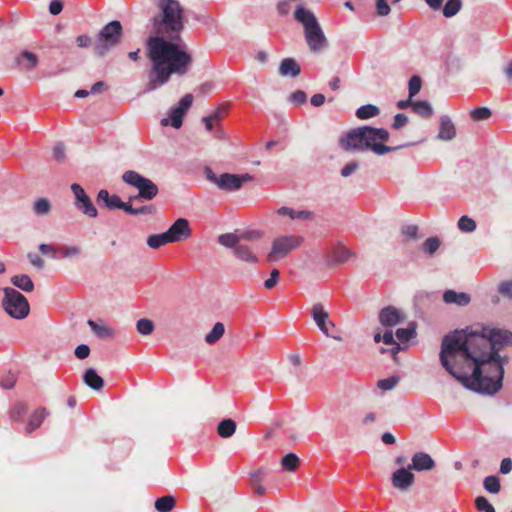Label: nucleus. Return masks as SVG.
<instances>
[{
    "label": "nucleus",
    "mask_w": 512,
    "mask_h": 512,
    "mask_svg": "<svg viewBox=\"0 0 512 512\" xmlns=\"http://www.w3.org/2000/svg\"><path fill=\"white\" fill-rule=\"evenodd\" d=\"M512 340L508 330L472 326L444 336L440 362L465 388L495 394L502 388L503 361L500 348Z\"/></svg>",
    "instance_id": "nucleus-1"
},
{
    "label": "nucleus",
    "mask_w": 512,
    "mask_h": 512,
    "mask_svg": "<svg viewBox=\"0 0 512 512\" xmlns=\"http://www.w3.org/2000/svg\"><path fill=\"white\" fill-rule=\"evenodd\" d=\"M160 14L153 19L154 36L146 42L145 54L150 62L145 91L165 85L175 74L183 76L192 65V56L179 37L184 28L183 10L176 0H158Z\"/></svg>",
    "instance_id": "nucleus-2"
},
{
    "label": "nucleus",
    "mask_w": 512,
    "mask_h": 512,
    "mask_svg": "<svg viewBox=\"0 0 512 512\" xmlns=\"http://www.w3.org/2000/svg\"><path fill=\"white\" fill-rule=\"evenodd\" d=\"M388 139L389 132L386 129L362 126L342 135L339 138V146L345 151L371 150L377 155H384L396 149L384 144Z\"/></svg>",
    "instance_id": "nucleus-3"
},
{
    "label": "nucleus",
    "mask_w": 512,
    "mask_h": 512,
    "mask_svg": "<svg viewBox=\"0 0 512 512\" xmlns=\"http://www.w3.org/2000/svg\"><path fill=\"white\" fill-rule=\"evenodd\" d=\"M304 242L302 236L296 234H281L271 241V248L267 254V261L275 263L285 259L290 253L297 250Z\"/></svg>",
    "instance_id": "nucleus-4"
},
{
    "label": "nucleus",
    "mask_w": 512,
    "mask_h": 512,
    "mask_svg": "<svg viewBox=\"0 0 512 512\" xmlns=\"http://www.w3.org/2000/svg\"><path fill=\"white\" fill-rule=\"evenodd\" d=\"M3 292L2 306L5 312L10 317L17 320L26 318L30 312V305L27 298L18 290L10 287L4 288Z\"/></svg>",
    "instance_id": "nucleus-5"
},
{
    "label": "nucleus",
    "mask_w": 512,
    "mask_h": 512,
    "mask_svg": "<svg viewBox=\"0 0 512 512\" xmlns=\"http://www.w3.org/2000/svg\"><path fill=\"white\" fill-rule=\"evenodd\" d=\"M122 180L126 184L136 188L138 190V194L130 200L133 199H143V200H152L158 194L157 185L150 179L140 175L138 172L133 170H128L123 173Z\"/></svg>",
    "instance_id": "nucleus-6"
},
{
    "label": "nucleus",
    "mask_w": 512,
    "mask_h": 512,
    "mask_svg": "<svg viewBox=\"0 0 512 512\" xmlns=\"http://www.w3.org/2000/svg\"><path fill=\"white\" fill-rule=\"evenodd\" d=\"M218 243L233 250V255L240 261L248 264H257L258 256L252 248L244 243L238 242L235 233H224L218 236Z\"/></svg>",
    "instance_id": "nucleus-7"
},
{
    "label": "nucleus",
    "mask_w": 512,
    "mask_h": 512,
    "mask_svg": "<svg viewBox=\"0 0 512 512\" xmlns=\"http://www.w3.org/2000/svg\"><path fill=\"white\" fill-rule=\"evenodd\" d=\"M206 178L214 183L219 189L224 191H238L244 183L252 181L253 177L250 174H231L223 173L217 176L211 168H205Z\"/></svg>",
    "instance_id": "nucleus-8"
},
{
    "label": "nucleus",
    "mask_w": 512,
    "mask_h": 512,
    "mask_svg": "<svg viewBox=\"0 0 512 512\" xmlns=\"http://www.w3.org/2000/svg\"><path fill=\"white\" fill-rule=\"evenodd\" d=\"M122 26L119 21L108 23L99 33L98 40L94 46L96 54L103 56L112 47L116 46L121 37Z\"/></svg>",
    "instance_id": "nucleus-9"
},
{
    "label": "nucleus",
    "mask_w": 512,
    "mask_h": 512,
    "mask_svg": "<svg viewBox=\"0 0 512 512\" xmlns=\"http://www.w3.org/2000/svg\"><path fill=\"white\" fill-rule=\"evenodd\" d=\"M71 191L74 195V205L84 215L95 218L98 215L97 208L94 206L90 197L86 194L85 190L81 185L73 183L71 185Z\"/></svg>",
    "instance_id": "nucleus-10"
},
{
    "label": "nucleus",
    "mask_w": 512,
    "mask_h": 512,
    "mask_svg": "<svg viewBox=\"0 0 512 512\" xmlns=\"http://www.w3.org/2000/svg\"><path fill=\"white\" fill-rule=\"evenodd\" d=\"M193 103L192 94H186L180 100L178 106L174 107L170 111V120L168 118H163L161 120L162 126H168L171 124L172 127L179 129L183 123V117L188 109L191 107Z\"/></svg>",
    "instance_id": "nucleus-11"
},
{
    "label": "nucleus",
    "mask_w": 512,
    "mask_h": 512,
    "mask_svg": "<svg viewBox=\"0 0 512 512\" xmlns=\"http://www.w3.org/2000/svg\"><path fill=\"white\" fill-rule=\"evenodd\" d=\"M311 317L316 323L319 330L327 337H333L335 340L340 341L341 338L330 334V328H334L335 324L329 320V313L324 308L323 304L316 303L311 308Z\"/></svg>",
    "instance_id": "nucleus-12"
},
{
    "label": "nucleus",
    "mask_w": 512,
    "mask_h": 512,
    "mask_svg": "<svg viewBox=\"0 0 512 512\" xmlns=\"http://www.w3.org/2000/svg\"><path fill=\"white\" fill-rule=\"evenodd\" d=\"M406 319L405 313L394 306H386L379 311L378 320L384 329H393L403 323Z\"/></svg>",
    "instance_id": "nucleus-13"
},
{
    "label": "nucleus",
    "mask_w": 512,
    "mask_h": 512,
    "mask_svg": "<svg viewBox=\"0 0 512 512\" xmlns=\"http://www.w3.org/2000/svg\"><path fill=\"white\" fill-rule=\"evenodd\" d=\"M171 243L182 242L192 235L190 223L185 218H178L166 231Z\"/></svg>",
    "instance_id": "nucleus-14"
},
{
    "label": "nucleus",
    "mask_w": 512,
    "mask_h": 512,
    "mask_svg": "<svg viewBox=\"0 0 512 512\" xmlns=\"http://www.w3.org/2000/svg\"><path fill=\"white\" fill-rule=\"evenodd\" d=\"M304 36L312 52H320L327 46V39L319 23L313 26V28L306 29Z\"/></svg>",
    "instance_id": "nucleus-15"
},
{
    "label": "nucleus",
    "mask_w": 512,
    "mask_h": 512,
    "mask_svg": "<svg viewBox=\"0 0 512 512\" xmlns=\"http://www.w3.org/2000/svg\"><path fill=\"white\" fill-rule=\"evenodd\" d=\"M415 476L412 470L407 467H400L393 472L391 476V483L393 487L401 492L408 491L414 484Z\"/></svg>",
    "instance_id": "nucleus-16"
},
{
    "label": "nucleus",
    "mask_w": 512,
    "mask_h": 512,
    "mask_svg": "<svg viewBox=\"0 0 512 512\" xmlns=\"http://www.w3.org/2000/svg\"><path fill=\"white\" fill-rule=\"evenodd\" d=\"M408 467L412 471H430L435 467V461L433 458L426 452H416L413 454L411 458V463Z\"/></svg>",
    "instance_id": "nucleus-17"
},
{
    "label": "nucleus",
    "mask_w": 512,
    "mask_h": 512,
    "mask_svg": "<svg viewBox=\"0 0 512 512\" xmlns=\"http://www.w3.org/2000/svg\"><path fill=\"white\" fill-rule=\"evenodd\" d=\"M294 19L303 26L304 31L306 29L313 28V26L319 23L315 14L302 4H298L296 6Z\"/></svg>",
    "instance_id": "nucleus-18"
},
{
    "label": "nucleus",
    "mask_w": 512,
    "mask_h": 512,
    "mask_svg": "<svg viewBox=\"0 0 512 512\" xmlns=\"http://www.w3.org/2000/svg\"><path fill=\"white\" fill-rule=\"evenodd\" d=\"M353 255V253L343 245L336 246L327 256L326 262L329 266H338L346 261Z\"/></svg>",
    "instance_id": "nucleus-19"
},
{
    "label": "nucleus",
    "mask_w": 512,
    "mask_h": 512,
    "mask_svg": "<svg viewBox=\"0 0 512 512\" xmlns=\"http://www.w3.org/2000/svg\"><path fill=\"white\" fill-rule=\"evenodd\" d=\"M456 136V129L451 119L444 115L440 118V128L437 138L442 141H450Z\"/></svg>",
    "instance_id": "nucleus-20"
},
{
    "label": "nucleus",
    "mask_w": 512,
    "mask_h": 512,
    "mask_svg": "<svg viewBox=\"0 0 512 512\" xmlns=\"http://www.w3.org/2000/svg\"><path fill=\"white\" fill-rule=\"evenodd\" d=\"M301 73L300 65L293 58H285L279 65V74L283 77H297Z\"/></svg>",
    "instance_id": "nucleus-21"
},
{
    "label": "nucleus",
    "mask_w": 512,
    "mask_h": 512,
    "mask_svg": "<svg viewBox=\"0 0 512 512\" xmlns=\"http://www.w3.org/2000/svg\"><path fill=\"white\" fill-rule=\"evenodd\" d=\"M443 300L447 304H455L457 306H467L471 298L467 293L447 290L443 294Z\"/></svg>",
    "instance_id": "nucleus-22"
},
{
    "label": "nucleus",
    "mask_w": 512,
    "mask_h": 512,
    "mask_svg": "<svg viewBox=\"0 0 512 512\" xmlns=\"http://www.w3.org/2000/svg\"><path fill=\"white\" fill-rule=\"evenodd\" d=\"M277 214L288 216L290 219H301L304 221H312L314 219V213L309 210L296 211L289 207H281L277 210Z\"/></svg>",
    "instance_id": "nucleus-23"
},
{
    "label": "nucleus",
    "mask_w": 512,
    "mask_h": 512,
    "mask_svg": "<svg viewBox=\"0 0 512 512\" xmlns=\"http://www.w3.org/2000/svg\"><path fill=\"white\" fill-rule=\"evenodd\" d=\"M48 416V412L45 408H39L35 410L29 417L28 423L25 430L28 434L38 429L43 423L44 419Z\"/></svg>",
    "instance_id": "nucleus-24"
},
{
    "label": "nucleus",
    "mask_w": 512,
    "mask_h": 512,
    "mask_svg": "<svg viewBox=\"0 0 512 512\" xmlns=\"http://www.w3.org/2000/svg\"><path fill=\"white\" fill-rule=\"evenodd\" d=\"M88 325L95 335L101 339L112 338L115 334L114 330L102 321L88 320Z\"/></svg>",
    "instance_id": "nucleus-25"
},
{
    "label": "nucleus",
    "mask_w": 512,
    "mask_h": 512,
    "mask_svg": "<svg viewBox=\"0 0 512 512\" xmlns=\"http://www.w3.org/2000/svg\"><path fill=\"white\" fill-rule=\"evenodd\" d=\"M83 380L88 387L97 391L101 390L104 385L102 377H100L93 368H89L85 371Z\"/></svg>",
    "instance_id": "nucleus-26"
},
{
    "label": "nucleus",
    "mask_w": 512,
    "mask_h": 512,
    "mask_svg": "<svg viewBox=\"0 0 512 512\" xmlns=\"http://www.w3.org/2000/svg\"><path fill=\"white\" fill-rule=\"evenodd\" d=\"M32 211L36 216H47L52 211V204L47 198H38L32 204Z\"/></svg>",
    "instance_id": "nucleus-27"
},
{
    "label": "nucleus",
    "mask_w": 512,
    "mask_h": 512,
    "mask_svg": "<svg viewBox=\"0 0 512 512\" xmlns=\"http://www.w3.org/2000/svg\"><path fill=\"white\" fill-rule=\"evenodd\" d=\"M11 283L24 292H32L34 290V283L26 274L13 276Z\"/></svg>",
    "instance_id": "nucleus-28"
},
{
    "label": "nucleus",
    "mask_w": 512,
    "mask_h": 512,
    "mask_svg": "<svg viewBox=\"0 0 512 512\" xmlns=\"http://www.w3.org/2000/svg\"><path fill=\"white\" fill-rule=\"evenodd\" d=\"M236 431V423L232 419L222 420L217 427V433L222 438L231 437Z\"/></svg>",
    "instance_id": "nucleus-29"
},
{
    "label": "nucleus",
    "mask_w": 512,
    "mask_h": 512,
    "mask_svg": "<svg viewBox=\"0 0 512 512\" xmlns=\"http://www.w3.org/2000/svg\"><path fill=\"white\" fill-rule=\"evenodd\" d=\"M176 501L172 495H165L157 498L155 501V509L158 512H170L175 507Z\"/></svg>",
    "instance_id": "nucleus-30"
},
{
    "label": "nucleus",
    "mask_w": 512,
    "mask_h": 512,
    "mask_svg": "<svg viewBox=\"0 0 512 512\" xmlns=\"http://www.w3.org/2000/svg\"><path fill=\"white\" fill-rule=\"evenodd\" d=\"M224 333H225L224 324L222 322H217L214 324L211 331L208 334H206L205 341L208 344H215L222 338Z\"/></svg>",
    "instance_id": "nucleus-31"
},
{
    "label": "nucleus",
    "mask_w": 512,
    "mask_h": 512,
    "mask_svg": "<svg viewBox=\"0 0 512 512\" xmlns=\"http://www.w3.org/2000/svg\"><path fill=\"white\" fill-rule=\"evenodd\" d=\"M171 243L166 232L160 234H153L147 238V245L152 249H159L160 247Z\"/></svg>",
    "instance_id": "nucleus-32"
},
{
    "label": "nucleus",
    "mask_w": 512,
    "mask_h": 512,
    "mask_svg": "<svg viewBox=\"0 0 512 512\" xmlns=\"http://www.w3.org/2000/svg\"><path fill=\"white\" fill-rule=\"evenodd\" d=\"M58 253L60 254L61 258L76 259L80 257L82 249L80 246L77 245H65L59 247Z\"/></svg>",
    "instance_id": "nucleus-33"
},
{
    "label": "nucleus",
    "mask_w": 512,
    "mask_h": 512,
    "mask_svg": "<svg viewBox=\"0 0 512 512\" xmlns=\"http://www.w3.org/2000/svg\"><path fill=\"white\" fill-rule=\"evenodd\" d=\"M412 110L423 118H430L433 113L432 106L427 101H415Z\"/></svg>",
    "instance_id": "nucleus-34"
},
{
    "label": "nucleus",
    "mask_w": 512,
    "mask_h": 512,
    "mask_svg": "<svg viewBox=\"0 0 512 512\" xmlns=\"http://www.w3.org/2000/svg\"><path fill=\"white\" fill-rule=\"evenodd\" d=\"M379 113V108L372 104L363 105L356 110V116L359 119H369L377 116Z\"/></svg>",
    "instance_id": "nucleus-35"
},
{
    "label": "nucleus",
    "mask_w": 512,
    "mask_h": 512,
    "mask_svg": "<svg viewBox=\"0 0 512 512\" xmlns=\"http://www.w3.org/2000/svg\"><path fill=\"white\" fill-rule=\"evenodd\" d=\"M483 486L489 493L497 494L501 489L500 479L494 475L487 476L484 478Z\"/></svg>",
    "instance_id": "nucleus-36"
},
{
    "label": "nucleus",
    "mask_w": 512,
    "mask_h": 512,
    "mask_svg": "<svg viewBox=\"0 0 512 512\" xmlns=\"http://www.w3.org/2000/svg\"><path fill=\"white\" fill-rule=\"evenodd\" d=\"M461 0H448L443 7V15L447 18L455 16L461 9Z\"/></svg>",
    "instance_id": "nucleus-37"
},
{
    "label": "nucleus",
    "mask_w": 512,
    "mask_h": 512,
    "mask_svg": "<svg viewBox=\"0 0 512 512\" xmlns=\"http://www.w3.org/2000/svg\"><path fill=\"white\" fill-rule=\"evenodd\" d=\"M154 328L155 325L153 321L147 318H142L136 323L137 332L143 336L150 335L154 331Z\"/></svg>",
    "instance_id": "nucleus-38"
},
{
    "label": "nucleus",
    "mask_w": 512,
    "mask_h": 512,
    "mask_svg": "<svg viewBox=\"0 0 512 512\" xmlns=\"http://www.w3.org/2000/svg\"><path fill=\"white\" fill-rule=\"evenodd\" d=\"M458 228L464 233H472L476 230V222L467 215L460 217L458 220Z\"/></svg>",
    "instance_id": "nucleus-39"
},
{
    "label": "nucleus",
    "mask_w": 512,
    "mask_h": 512,
    "mask_svg": "<svg viewBox=\"0 0 512 512\" xmlns=\"http://www.w3.org/2000/svg\"><path fill=\"white\" fill-rule=\"evenodd\" d=\"M235 236L238 239V242H249V241H255L262 237V233L258 230H246L242 232H234Z\"/></svg>",
    "instance_id": "nucleus-40"
},
{
    "label": "nucleus",
    "mask_w": 512,
    "mask_h": 512,
    "mask_svg": "<svg viewBox=\"0 0 512 512\" xmlns=\"http://www.w3.org/2000/svg\"><path fill=\"white\" fill-rule=\"evenodd\" d=\"M395 335L401 342H406L414 338L416 336L414 323H411L407 328H398Z\"/></svg>",
    "instance_id": "nucleus-41"
},
{
    "label": "nucleus",
    "mask_w": 512,
    "mask_h": 512,
    "mask_svg": "<svg viewBox=\"0 0 512 512\" xmlns=\"http://www.w3.org/2000/svg\"><path fill=\"white\" fill-rule=\"evenodd\" d=\"M298 464L299 458L293 453L285 455L281 460L282 468L289 472L294 471L298 467Z\"/></svg>",
    "instance_id": "nucleus-42"
},
{
    "label": "nucleus",
    "mask_w": 512,
    "mask_h": 512,
    "mask_svg": "<svg viewBox=\"0 0 512 512\" xmlns=\"http://www.w3.org/2000/svg\"><path fill=\"white\" fill-rule=\"evenodd\" d=\"M421 87V78L417 75L412 76L408 83L409 98L412 99L414 96H416L420 92Z\"/></svg>",
    "instance_id": "nucleus-43"
},
{
    "label": "nucleus",
    "mask_w": 512,
    "mask_h": 512,
    "mask_svg": "<svg viewBox=\"0 0 512 512\" xmlns=\"http://www.w3.org/2000/svg\"><path fill=\"white\" fill-rule=\"evenodd\" d=\"M440 247V241L436 237H430L423 243V251L428 255H433Z\"/></svg>",
    "instance_id": "nucleus-44"
},
{
    "label": "nucleus",
    "mask_w": 512,
    "mask_h": 512,
    "mask_svg": "<svg viewBox=\"0 0 512 512\" xmlns=\"http://www.w3.org/2000/svg\"><path fill=\"white\" fill-rule=\"evenodd\" d=\"M475 506L480 512H496L493 505L484 496H478L475 499Z\"/></svg>",
    "instance_id": "nucleus-45"
},
{
    "label": "nucleus",
    "mask_w": 512,
    "mask_h": 512,
    "mask_svg": "<svg viewBox=\"0 0 512 512\" xmlns=\"http://www.w3.org/2000/svg\"><path fill=\"white\" fill-rule=\"evenodd\" d=\"M470 116L475 121L486 120L491 116V111L486 107H478L471 111Z\"/></svg>",
    "instance_id": "nucleus-46"
},
{
    "label": "nucleus",
    "mask_w": 512,
    "mask_h": 512,
    "mask_svg": "<svg viewBox=\"0 0 512 512\" xmlns=\"http://www.w3.org/2000/svg\"><path fill=\"white\" fill-rule=\"evenodd\" d=\"M398 378L393 376L385 379H381L377 382V387L383 391L392 390L398 383Z\"/></svg>",
    "instance_id": "nucleus-47"
},
{
    "label": "nucleus",
    "mask_w": 512,
    "mask_h": 512,
    "mask_svg": "<svg viewBox=\"0 0 512 512\" xmlns=\"http://www.w3.org/2000/svg\"><path fill=\"white\" fill-rule=\"evenodd\" d=\"M375 9L376 14L381 17L388 16L391 12V8L388 4H386V0H376Z\"/></svg>",
    "instance_id": "nucleus-48"
},
{
    "label": "nucleus",
    "mask_w": 512,
    "mask_h": 512,
    "mask_svg": "<svg viewBox=\"0 0 512 512\" xmlns=\"http://www.w3.org/2000/svg\"><path fill=\"white\" fill-rule=\"evenodd\" d=\"M498 292L509 299H512V280L511 281H503L500 283L498 287Z\"/></svg>",
    "instance_id": "nucleus-49"
},
{
    "label": "nucleus",
    "mask_w": 512,
    "mask_h": 512,
    "mask_svg": "<svg viewBox=\"0 0 512 512\" xmlns=\"http://www.w3.org/2000/svg\"><path fill=\"white\" fill-rule=\"evenodd\" d=\"M307 100V95L304 91L302 90H297V91H294L291 95H290V101L295 104V105H302L306 102Z\"/></svg>",
    "instance_id": "nucleus-50"
},
{
    "label": "nucleus",
    "mask_w": 512,
    "mask_h": 512,
    "mask_svg": "<svg viewBox=\"0 0 512 512\" xmlns=\"http://www.w3.org/2000/svg\"><path fill=\"white\" fill-rule=\"evenodd\" d=\"M38 248L43 255H50L52 258L56 257L59 249V247L45 243L40 244Z\"/></svg>",
    "instance_id": "nucleus-51"
},
{
    "label": "nucleus",
    "mask_w": 512,
    "mask_h": 512,
    "mask_svg": "<svg viewBox=\"0 0 512 512\" xmlns=\"http://www.w3.org/2000/svg\"><path fill=\"white\" fill-rule=\"evenodd\" d=\"M280 272L278 269H273L271 271L270 277L265 280L264 287L266 289H272L278 282Z\"/></svg>",
    "instance_id": "nucleus-52"
},
{
    "label": "nucleus",
    "mask_w": 512,
    "mask_h": 512,
    "mask_svg": "<svg viewBox=\"0 0 512 512\" xmlns=\"http://www.w3.org/2000/svg\"><path fill=\"white\" fill-rule=\"evenodd\" d=\"M74 354L78 359H86L90 354V348L86 344H80L75 348Z\"/></svg>",
    "instance_id": "nucleus-53"
},
{
    "label": "nucleus",
    "mask_w": 512,
    "mask_h": 512,
    "mask_svg": "<svg viewBox=\"0 0 512 512\" xmlns=\"http://www.w3.org/2000/svg\"><path fill=\"white\" fill-rule=\"evenodd\" d=\"M26 412V406L23 403H17L11 410V418L20 420L21 416Z\"/></svg>",
    "instance_id": "nucleus-54"
},
{
    "label": "nucleus",
    "mask_w": 512,
    "mask_h": 512,
    "mask_svg": "<svg viewBox=\"0 0 512 512\" xmlns=\"http://www.w3.org/2000/svg\"><path fill=\"white\" fill-rule=\"evenodd\" d=\"M21 56H22V58L24 60H26L28 62L27 67L29 69L34 68V67L37 66L38 58H37V56L34 53L29 52V51H24L21 54Z\"/></svg>",
    "instance_id": "nucleus-55"
},
{
    "label": "nucleus",
    "mask_w": 512,
    "mask_h": 512,
    "mask_svg": "<svg viewBox=\"0 0 512 512\" xmlns=\"http://www.w3.org/2000/svg\"><path fill=\"white\" fill-rule=\"evenodd\" d=\"M408 123V117L403 113H398L394 117V122L392 124V127L394 129H400L404 127Z\"/></svg>",
    "instance_id": "nucleus-56"
},
{
    "label": "nucleus",
    "mask_w": 512,
    "mask_h": 512,
    "mask_svg": "<svg viewBox=\"0 0 512 512\" xmlns=\"http://www.w3.org/2000/svg\"><path fill=\"white\" fill-rule=\"evenodd\" d=\"M53 157L59 162H62L65 159V147L62 143H58L54 146Z\"/></svg>",
    "instance_id": "nucleus-57"
},
{
    "label": "nucleus",
    "mask_w": 512,
    "mask_h": 512,
    "mask_svg": "<svg viewBox=\"0 0 512 512\" xmlns=\"http://www.w3.org/2000/svg\"><path fill=\"white\" fill-rule=\"evenodd\" d=\"M358 167H359V165L355 161H352V162L346 164L341 170V176L349 177L358 169Z\"/></svg>",
    "instance_id": "nucleus-58"
},
{
    "label": "nucleus",
    "mask_w": 512,
    "mask_h": 512,
    "mask_svg": "<svg viewBox=\"0 0 512 512\" xmlns=\"http://www.w3.org/2000/svg\"><path fill=\"white\" fill-rule=\"evenodd\" d=\"M225 108L222 106L217 107L210 115L209 117L217 124H221V120L224 117L225 114Z\"/></svg>",
    "instance_id": "nucleus-59"
},
{
    "label": "nucleus",
    "mask_w": 512,
    "mask_h": 512,
    "mask_svg": "<svg viewBox=\"0 0 512 512\" xmlns=\"http://www.w3.org/2000/svg\"><path fill=\"white\" fill-rule=\"evenodd\" d=\"M27 257H28L30 263L33 266L37 267L38 269H42L44 267L45 262L39 255H37L35 253H29L27 255Z\"/></svg>",
    "instance_id": "nucleus-60"
},
{
    "label": "nucleus",
    "mask_w": 512,
    "mask_h": 512,
    "mask_svg": "<svg viewBox=\"0 0 512 512\" xmlns=\"http://www.w3.org/2000/svg\"><path fill=\"white\" fill-rule=\"evenodd\" d=\"M122 203H123V201L121 200V198L118 195L114 194V195L110 196L107 207L109 209H120V207L122 206Z\"/></svg>",
    "instance_id": "nucleus-61"
},
{
    "label": "nucleus",
    "mask_w": 512,
    "mask_h": 512,
    "mask_svg": "<svg viewBox=\"0 0 512 512\" xmlns=\"http://www.w3.org/2000/svg\"><path fill=\"white\" fill-rule=\"evenodd\" d=\"M63 9V4L59 0H52L49 5V11L52 15H58Z\"/></svg>",
    "instance_id": "nucleus-62"
},
{
    "label": "nucleus",
    "mask_w": 512,
    "mask_h": 512,
    "mask_svg": "<svg viewBox=\"0 0 512 512\" xmlns=\"http://www.w3.org/2000/svg\"><path fill=\"white\" fill-rule=\"evenodd\" d=\"M512 470V460L511 458H504L500 464V473L508 474Z\"/></svg>",
    "instance_id": "nucleus-63"
},
{
    "label": "nucleus",
    "mask_w": 512,
    "mask_h": 512,
    "mask_svg": "<svg viewBox=\"0 0 512 512\" xmlns=\"http://www.w3.org/2000/svg\"><path fill=\"white\" fill-rule=\"evenodd\" d=\"M290 10H291V6H290L289 0H283V1L279 2L277 5V11L281 15L288 14L290 12Z\"/></svg>",
    "instance_id": "nucleus-64"
}]
</instances>
